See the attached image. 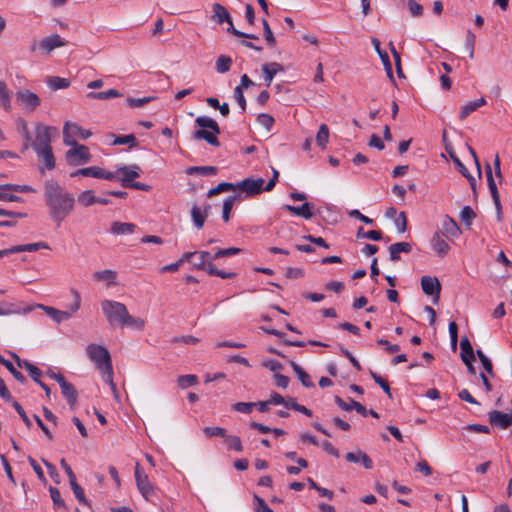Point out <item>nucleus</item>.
<instances>
[{"mask_svg": "<svg viewBox=\"0 0 512 512\" xmlns=\"http://www.w3.org/2000/svg\"><path fill=\"white\" fill-rule=\"evenodd\" d=\"M87 356L95 363L97 369L103 374V380L116 392V385L113 382V367L109 351L102 345L89 344L86 348Z\"/></svg>", "mask_w": 512, "mask_h": 512, "instance_id": "7ed1b4c3", "label": "nucleus"}, {"mask_svg": "<svg viewBox=\"0 0 512 512\" xmlns=\"http://www.w3.org/2000/svg\"><path fill=\"white\" fill-rule=\"evenodd\" d=\"M476 218V213L470 206H465L462 208L460 212V219L466 225L470 226L472 224L473 219Z\"/></svg>", "mask_w": 512, "mask_h": 512, "instance_id": "a19ab883", "label": "nucleus"}, {"mask_svg": "<svg viewBox=\"0 0 512 512\" xmlns=\"http://www.w3.org/2000/svg\"><path fill=\"white\" fill-rule=\"evenodd\" d=\"M71 293L74 297L73 303L69 306V309L66 311L58 310L51 306H46L43 304H26L25 306H35L36 308L42 309L51 319H53L57 324H60L64 321L69 320L74 313H76L81 306V296L79 292L75 289L71 290Z\"/></svg>", "mask_w": 512, "mask_h": 512, "instance_id": "423d86ee", "label": "nucleus"}, {"mask_svg": "<svg viewBox=\"0 0 512 512\" xmlns=\"http://www.w3.org/2000/svg\"><path fill=\"white\" fill-rule=\"evenodd\" d=\"M195 257L200 258V262H193L195 268L205 270L211 276H218L222 279H231L236 276L234 272H226L217 269V267L210 262L211 254L206 251L186 252L177 262L181 265L185 261H192Z\"/></svg>", "mask_w": 512, "mask_h": 512, "instance_id": "20e7f679", "label": "nucleus"}, {"mask_svg": "<svg viewBox=\"0 0 512 512\" xmlns=\"http://www.w3.org/2000/svg\"><path fill=\"white\" fill-rule=\"evenodd\" d=\"M101 309L111 327L128 326L138 331H142L145 327L144 319L131 316L126 305L121 302L103 300Z\"/></svg>", "mask_w": 512, "mask_h": 512, "instance_id": "f03ea898", "label": "nucleus"}, {"mask_svg": "<svg viewBox=\"0 0 512 512\" xmlns=\"http://www.w3.org/2000/svg\"><path fill=\"white\" fill-rule=\"evenodd\" d=\"M47 84L52 90H59L68 88L70 86V81L67 78L50 76L47 78Z\"/></svg>", "mask_w": 512, "mask_h": 512, "instance_id": "f704fd0d", "label": "nucleus"}, {"mask_svg": "<svg viewBox=\"0 0 512 512\" xmlns=\"http://www.w3.org/2000/svg\"><path fill=\"white\" fill-rule=\"evenodd\" d=\"M117 277V273L113 270H101L94 273V278L97 281L113 282Z\"/></svg>", "mask_w": 512, "mask_h": 512, "instance_id": "49530a36", "label": "nucleus"}, {"mask_svg": "<svg viewBox=\"0 0 512 512\" xmlns=\"http://www.w3.org/2000/svg\"><path fill=\"white\" fill-rule=\"evenodd\" d=\"M255 405L256 404L253 402H237L233 405V409L237 412L248 414L252 411Z\"/></svg>", "mask_w": 512, "mask_h": 512, "instance_id": "680f3d73", "label": "nucleus"}, {"mask_svg": "<svg viewBox=\"0 0 512 512\" xmlns=\"http://www.w3.org/2000/svg\"><path fill=\"white\" fill-rule=\"evenodd\" d=\"M39 249H49V246L46 242H37V243H29L23 245H16L10 248V251L13 253L20 252H35Z\"/></svg>", "mask_w": 512, "mask_h": 512, "instance_id": "bb28decb", "label": "nucleus"}, {"mask_svg": "<svg viewBox=\"0 0 512 512\" xmlns=\"http://www.w3.org/2000/svg\"><path fill=\"white\" fill-rule=\"evenodd\" d=\"M51 499L57 508H66L65 502L61 497L60 491L55 487L49 488Z\"/></svg>", "mask_w": 512, "mask_h": 512, "instance_id": "5fc2aeb1", "label": "nucleus"}, {"mask_svg": "<svg viewBox=\"0 0 512 512\" xmlns=\"http://www.w3.org/2000/svg\"><path fill=\"white\" fill-rule=\"evenodd\" d=\"M395 225L400 233H404L407 229V218L404 212H400L399 216L395 219Z\"/></svg>", "mask_w": 512, "mask_h": 512, "instance_id": "338daca9", "label": "nucleus"}, {"mask_svg": "<svg viewBox=\"0 0 512 512\" xmlns=\"http://www.w3.org/2000/svg\"><path fill=\"white\" fill-rule=\"evenodd\" d=\"M357 237L367 238L374 241H380L382 239V232L378 230H370L368 232H365L363 227H359L357 230Z\"/></svg>", "mask_w": 512, "mask_h": 512, "instance_id": "c03bdc74", "label": "nucleus"}, {"mask_svg": "<svg viewBox=\"0 0 512 512\" xmlns=\"http://www.w3.org/2000/svg\"><path fill=\"white\" fill-rule=\"evenodd\" d=\"M290 365L294 372L297 374L302 385L310 388L314 386V383L310 380V376L294 361H290Z\"/></svg>", "mask_w": 512, "mask_h": 512, "instance_id": "72a5a7b5", "label": "nucleus"}, {"mask_svg": "<svg viewBox=\"0 0 512 512\" xmlns=\"http://www.w3.org/2000/svg\"><path fill=\"white\" fill-rule=\"evenodd\" d=\"M195 121L199 128H219L218 123L208 116H199Z\"/></svg>", "mask_w": 512, "mask_h": 512, "instance_id": "8fccbe9b", "label": "nucleus"}, {"mask_svg": "<svg viewBox=\"0 0 512 512\" xmlns=\"http://www.w3.org/2000/svg\"><path fill=\"white\" fill-rule=\"evenodd\" d=\"M6 190H12L21 193L35 192V189L29 185L5 184L2 185Z\"/></svg>", "mask_w": 512, "mask_h": 512, "instance_id": "bf43d9fd", "label": "nucleus"}, {"mask_svg": "<svg viewBox=\"0 0 512 512\" xmlns=\"http://www.w3.org/2000/svg\"><path fill=\"white\" fill-rule=\"evenodd\" d=\"M114 145H126L128 144L130 147H134L136 145V138L133 134L117 136L113 140Z\"/></svg>", "mask_w": 512, "mask_h": 512, "instance_id": "864d4df0", "label": "nucleus"}, {"mask_svg": "<svg viewBox=\"0 0 512 512\" xmlns=\"http://www.w3.org/2000/svg\"><path fill=\"white\" fill-rule=\"evenodd\" d=\"M191 216L194 223V226L197 229H201L204 226L206 215H203L202 210L197 206L194 205L191 209Z\"/></svg>", "mask_w": 512, "mask_h": 512, "instance_id": "ea45409f", "label": "nucleus"}, {"mask_svg": "<svg viewBox=\"0 0 512 512\" xmlns=\"http://www.w3.org/2000/svg\"><path fill=\"white\" fill-rule=\"evenodd\" d=\"M371 42L373 44V47H374L375 51L379 55L383 65H384V67H385V69L387 71V74L389 76H392V67H391V62H390L389 56H388V54L385 51H383L381 49L379 39L373 37L371 39Z\"/></svg>", "mask_w": 512, "mask_h": 512, "instance_id": "cd10ccee", "label": "nucleus"}, {"mask_svg": "<svg viewBox=\"0 0 512 512\" xmlns=\"http://www.w3.org/2000/svg\"><path fill=\"white\" fill-rule=\"evenodd\" d=\"M412 251V246L408 242H398L390 245L389 247V253H390V260L393 262H397L400 260L399 254L401 252L403 253H410Z\"/></svg>", "mask_w": 512, "mask_h": 512, "instance_id": "5701e85b", "label": "nucleus"}, {"mask_svg": "<svg viewBox=\"0 0 512 512\" xmlns=\"http://www.w3.org/2000/svg\"><path fill=\"white\" fill-rule=\"evenodd\" d=\"M314 205L309 202H305L301 206L283 205L282 209L287 210L297 216H301L305 219H310L313 216L312 209Z\"/></svg>", "mask_w": 512, "mask_h": 512, "instance_id": "6ab92c4d", "label": "nucleus"}, {"mask_svg": "<svg viewBox=\"0 0 512 512\" xmlns=\"http://www.w3.org/2000/svg\"><path fill=\"white\" fill-rule=\"evenodd\" d=\"M370 375H371L372 379L375 381V383H377L383 389V391L388 395V397L391 398L392 393H391L389 383L384 378H382L380 375H378L377 373H375L373 371H370Z\"/></svg>", "mask_w": 512, "mask_h": 512, "instance_id": "09e8293b", "label": "nucleus"}, {"mask_svg": "<svg viewBox=\"0 0 512 512\" xmlns=\"http://www.w3.org/2000/svg\"><path fill=\"white\" fill-rule=\"evenodd\" d=\"M328 139H329V130H318V133L316 136V142H317L318 146H320L322 149H325Z\"/></svg>", "mask_w": 512, "mask_h": 512, "instance_id": "69168bd1", "label": "nucleus"}, {"mask_svg": "<svg viewBox=\"0 0 512 512\" xmlns=\"http://www.w3.org/2000/svg\"><path fill=\"white\" fill-rule=\"evenodd\" d=\"M120 95V92L116 89H109L107 91L98 92V93H90L89 97L96 98V99H110L114 97H118Z\"/></svg>", "mask_w": 512, "mask_h": 512, "instance_id": "6e6d98bb", "label": "nucleus"}, {"mask_svg": "<svg viewBox=\"0 0 512 512\" xmlns=\"http://www.w3.org/2000/svg\"><path fill=\"white\" fill-rule=\"evenodd\" d=\"M421 288L426 295L433 296V303H438L441 292V284L438 278L423 276L421 278Z\"/></svg>", "mask_w": 512, "mask_h": 512, "instance_id": "f8f14e48", "label": "nucleus"}, {"mask_svg": "<svg viewBox=\"0 0 512 512\" xmlns=\"http://www.w3.org/2000/svg\"><path fill=\"white\" fill-rule=\"evenodd\" d=\"M486 103L483 97L475 99L473 101H469L464 104L460 110V118L464 119L468 117L472 112L476 111L478 108L482 107Z\"/></svg>", "mask_w": 512, "mask_h": 512, "instance_id": "a878e982", "label": "nucleus"}, {"mask_svg": "<svg viewBox=\"0 0 512 512\" xmlns=\"http://www.w3.org/2000/svg\"><path fill=\"white\" fill-rule=\"evenodd\" d=\"M135 227L133 223L115 221L111 224L110 231L115 235L131 234Z\"/></svg>", "mask_w": 512, "mask_h": 512, "instance_id": "c756f323", "label": "nucleus"}, {"mask_svg": "<svg viewBox=\"0 0 512 512\" xmlns=\"http://www.w3.org/2000/svg\"><path fill=\"white\" fill-rule=\"evenodd\" d=\"M512 413L507 414L498 410L489 412V421L491 425L501 429H507L511 425Z\"/></svg>", "mask_w": 512, "mask_h": 512, "instance_id": "4468645a", "label": "nucleus"}, {"mask_svg": "<svg viewBox=\"0 0 512 512\" xmlns=\"http://www.w3.org/2000/svg\"><path fill=\"white\" fill-rule=\"evenodd\" d=\"M135 480L141 495L148 500L154 494V487L138 462L135 465Z\"/></svg>", "mask_w": 512, "mask_h": 512, "instance_id": "9b49d317", "label": "nucleus"}, {"mask_svg": "<svg viewBox=\"0 0 512 512\" xmlns=\"http://www.w3.org/2000/svg\"><path fill=\"white\" fill-rule=\"evenodd\" d=\"M442 233L447 237H458L461 230L454 219L446 216L442 223Z\"/></svg>", "mask_w": 512, "mask_h": 512, "instance_id": "b1692460", "label": "nucleus"}, {"mask_svg": "<svg viewBox=\"0 0 512 512\" xmlns=\"http://www.w3.org/2000/svg\"><path fill=\"white\" fill-rule=\"evenodd\" d=\"M408 8L413 17H419L423 14V7L415 0H408Z\"/></svg>", "mask_w": 512, "mask_h": 512, "instance_id": "0e129e2a", "label": "nucleus"}, {"mask_svg": "<svg viewBox=\"0 0 512 512\" xmlns=\"http://www.w3.org/2000/svg\"><path fill=\"white\" fill-rule=\"evenodd\" d=\"M203 432L207 437L217 436V437H222L225 439V437L227 435L226 429L222 428V427H218V426L205 427V428H203Z\"/></svg>", "mask_w": 512, "mask_h": 512, "instance_id": "3c124183", "label": "nucleus"}, {"mask_svg": "<svg viewBox=\"0 0 512 512\" xmlns=\"http://www.w3.org/2000/svg\"><path fill=\"white\" fill-rule=\"evenodd\" d=\"M232 65L231 57L227 55H220L215 62V69L218 73H226L230 70Z\"/></svg>", "mask_w": 512, "mask_h": 512, "instance_id": "e433bc0d", "label": "nucleus"}, {"mask_svg": "<svg viewBox=\"0 0 512 512\" xmlns=\"http://www.w3.org/2000/svg\"><path fill=\"white\" fill-rule=\"evenodd\" d=\"M0 107L7 112L11 110L10 92L4 81H0Z\"/></svg>", "mask_w": 512, "mask_h": 512, "instance_id": "2f4dec72", "label": "nucleus"}, {"mask_svg": "<svg viewBox=\"0 0 512 512\" xmlns=\"http://www.w3.org/2000/svg\"><path fill=\"white\" fill-rule=\"evenodd\" d=\"M154 98L153 97H140V98H128L127 99V103H128V106L131 107V108H140L142 106H144L145 104L149 103L150 101H152Z\"/></svg>", "mask_w": 512, "mask_h": 512, "instance_id": "4d7b16f0", "label": "nucleus"}, {"mask_svg": "<svg viewBox=\"0 0 512 512\" xmlns=\"http://www.w3.org/2000/svg\"><path fill=\"white\" fill-rule=\"evenodd\" d=\"M262 24H263V30H264V36H265V39L267 41V43L270 45V46H274L276 41H275V37L272 33V30L267 22L266 19H263L262 20Z\"/></svg>", "mask_w": 512, "mask_h": 512, "instance_id": "e2e57ef3", "label": "nucleus"}, {"mask_svg": "<svg viewBox=\"0 0 512 512\" xmlns=\"http://www.w3.org/2000/svg\"><path fill=\"white\" fill-rule=\"evenodd\" d=\"M24 137L35 152L51 148L49 130H24Z\"/></svg>", "mask_w": 512, "mask_h": 512, "instance_id": "0eeeda50", "label": "nucleus"}, {"mask_svg": "<svg viewBox=\"0 0 512 512\" xmlns=\"http://www.w3.org/2000/svg\"><path fill=\"white\" fill-rule=\"evenodd\" d=\"M225 442L227 443L229 449H233L236 452L243 451V446L240 437L235 435H226Z\"/></svg>", "mask_w": 512, "mask_h": 512, "instance_id": "de8ad7c7", "label": "nucleus"}, {"mask_svg": "<svg viewBox=\"0 0 512 512\" xmlns=\"http://www.w3.org/2000/svg\"><path fill=\"white\" fill-rule=\"evenodd\" d=\"M431 246L432 249L440 256L444 257L449 249L450 246L448 243L442 238L439 232H435L434 235L431 238Z\"/></svg>", "mask_w": 512, "mask_h": 512, "instance_id": "4be33fe9", "label": "nucleus"}, {"mask_svg": "<svg viewBox=\"0 0 512 512\" xmlns=\"http://www.w3.org/2000/svg\"><path fill=\"white\" fill-rule=\"evenodd\" d=\"M187 174H200L203 176L215 175L218 172V168L215 166H191L187 169Z\"/></svg>", "mask_w": 512, "mask_h": 512, "instance_id": "c9c22d12", "label": "nucleus"}, {"mask_svg": "<svg viewBox=\"0 0 512 512\" xmlns=\"http://www.w3.org/2000/svg\"><path fill=\"white\" fill-rule=\"evenodd\" d=\"M96 201L97 197L94 195L93 190H86L78 195V202L84 207H89L95 204Z\"/></svg>", "mask_w": 512, "mask_h": 512, "instance_id": "58836bf2", "label": "nucleus"}, {"mask_svg": "<svg viewBox=\"0 0 512 512\" xmlns=\"http://www.w3.org/2000/svg\"><path fill=\"white\" fill-rule=\"evenodd\" d=\"M44 197L49 209V216L60 226L72 213L75 206V198L55 180H47L44 183Z\"/></svg>", "mask_w": 512, "mask_h": 512, "instance_id": "f257e3e1", "label": "nucleus"}, {"mask_svg": "<svg viewBox=\"0 0 512 512\" xmlns=\"http://www.w3.org/2000/svg\"><path fill=\"white\" fill-rule=\"evenodd\" d=\"M255 500L257 501V508L255 512H274L266 502L260 498L258 495H254Z\"/></svg>", "mask_w": 512, "mask_h": 512, "instance_id": "774afa93", "label": "nucleus"}, {"mask_svg": "<svg viewBox=\"0 0 512 512\" xmlns=\"http://www.w3.org/2000/svg\"><path fill=\"white\" fill-rule=\"evenodd\" d=\"M460 348V357L463 362H467L468 359H475V354L472 345L467 337L462 338L460 342Z\"/></svg>", "mask_w": 512, "mask_h": 512, "instance_id": "473e14b6", "label": "nucleus"}, {"mask_svg": "<svg viewBox=\"0 0 512 512\" xmlns=\"http://www.w3.org/2000/svg\"><path fill=\"white\" fill-rule=\"evenodd\" d=\"M213 13V19L217 23L222 24L223 22H230L231 16L223 5L215 3L213 5Z\"/></svg>", "mask_w": 512, "mask_h": 512, "instance_id": "7c9ffc66", "label": "nucleus"}, {"mask_svg": "<svg viewBox=\"0 0 512 512\" xmlns=\"http://www.w3.org/2000/svg\"><path fill=\"white\" fill-rule=\"evenodd\" d=\"M71 489L77 500L84 505H88V500L85 497L83 488L77 483L76 479L69 482Z\"/></svg>", "mask_w": 512, "mask_h": 512, "instance_id": "79ce46f5", "label": "nucleus"}, {"mask_svg": "<svg viewBox=\"0 0 512 512\" xmlns=\"http://www.w3.org/2000/svg\"><path fill=\"white\" fill-rule=\"evenodd\" d=\"M239 199V196L238 195H230L228 196L224 202H223V211H222V219L225 221V222H228L229 221V218H230V212L233 208V205L235 204V202Z\"/></svg>", "mask_w": 512, "mask_h": 512, "instance_id": "4c0bfd02", "label": "nucleus"}, {"mask_svg": "<svg viewBox=\"0 0 512 512\" xmlns=\"http://www.w3.org/2000/svg\"><path fill=\"white\" fill-rule=\"evenodd\" d=\"M475 43H476V35L474 33H472L470 30H468V32L466 34L465 47L468 51V56L470 59H473V57H474Z\"/></svg>", "mask_w": 512, "mask_h": 512, "instance_id": "603ef678", "label": "nucleus"}, {"mask_svg": "<svg viewBox=\"0 0 512 512\" xmlns=\"http://www.w3.org/2000/svg\"><path fill=\"white\" fill-rule=\"evenodd\" d=\"M274 118L270 114H259L257 117V123L265 128H271L274 125Z\"/></svg>", "mask_w": 512, "mask_h": 512, "instance_id": "052dcab7", "label": "nucleus"}, {"mask_svg": "<svg viewBox=\"0 0 512 512\" xmlns=\"http://www.w3.org/2000/svg\"><path fill=\"white\" fill-rule=\"evenodd\" d=\"M264 179L257 178L254 179L252 177L245 178L241 182L236 184V189H239L243 192H246L247 195H257L263 191Z\"/></svg>", "mask_w": 512, "mask_h": 512, "instance_id": "ddd939ff", "label": "nucleus"}, {"mask_svg": "<svg viewBox=\"0 0 512 512\" xmlns=\"http://www.w3.org/2000/svg\"><path fill=\"white\" fill-rule=\"evenodd\" d=\"M39 159L44 162V166L39 167V171L41 174H44L45 169L53 170L55 168V157L52 151V147L36 152Z\"/></svg>", "mask_w": 512, "mask_h": 512, "instance_id": "412c9836", "label": "nucleus"}, {"mask_svg": "<svg viewBox=\"0 0 512 512\" xmlns=\"http://www.w3.org/2000/svg\"><path fill=\"white\" fill-rule=\"evenodd\" d=\"M65 45V41L58 34L45 37L40 42V47L44 49L47 53H50L52 50L59 47H63Z\"/></svg>", "mask_w": 512, "mask_h": 512, "instance_id": "aec40b11", "label": "nucleus"}, {"mask_svg": "<svg viewBox=\"0 0 512 512\" xmlns=\"http://www.w3.org/2000/svg\"><path fill=\"white\" fill-rule=\"evenodd\" d=\"M35 309V306H24V305H16L13 303H3L0 304V316L10 315V314H19L25 315L32 312Z\"/></svg>", "mask_w": 512, "mask_h": 512, "instance_id": "2eb2a0df", "label": "nucleus"}, {"mask_svg": "<svg viewBox=\"0 0 512 512\" xmlns=\"http://www.w3.org/2000/svg\"><path fill=\"white\" fill-rule=\"evenodd\" d=\"M61 392L63 396L66 398L68 405L71 409H75L78 399V392L73 386V384L66 381H62L60 384Z\"/></svg>", "mask_w": 512, "mask_h": 512, "instance_id": "f3484780", "label": "nucleus"}, {"mask_svg": "<svg viewBox=\"0 0 512 512\" xmlns=\"http://www.w3.org/2000/svg\"><path fill=\"white\" fill-rule=\"evenodd\" d=\"M116 179L121 182V185L128 188L129 185L140 177L141 168L137 164L118 166L116 169Z\"/></svg>", "mask_w": 512, "mask_h": 512, "instance_id": "6e6552de", "label": "nucleus"}, {"mask_svg": "<svg viewBox=\"0 0 512 512\" xmlns=\"http://www.w3.org/2000/svg\"><path fill=\"white\" fill-rule=\"evenodd\" d=\"M231 190H236V184L229 183V182H222V183H219L216 187H214L208 191V197H212L221 192L231 191Z\"/></svg>", "mask_w": 512, "mask_h": 512, "instance_id": "37998d69", "label": "nucleus"}, {"mask_svg": "<svg viewBox=\"0 0 512 512\" xmlns=\"http://www.w3.org/2000/svg\"><path fill=\"white\" fill-rule=\"evenodd\" d=\"M16 102L22 109L32 112L41 101L37 94L28 89H20L16 92Z\"/></svg>", "mask_w": 512, "mask_h": 512, "instance_id": "1a4fd4ad", "label": "nucleus"}, {"mask_svg": "<svg viewBox=\"0 0 512 512\" xmlns=\"http://www.w3.org/2000/svg\"><path fill=\"white\" fill-rule=\"evenodd\" d=\"M345 459L348 462H351V463H359L365 469H368V470L373 468V461H372V459L369 457L368 454H366L362 450H357L356 452H348V453H346Z\"/></svg>", "mask_w": 512, "mask_h": 512, "instance_id": "dca6fc26", "label": "nucleus"}, {"mask_svg": "<svg viewBox=\"0 0 512 512\" xmlns=\"http://www.w3.org/2000/svg\"><path fill=\"white\" fill-rule=\"evenodd\" d=\"M487 183H488V187H489L493 202H494L495 207L498 212V220H499L500 215H501V213H500V209H501L500 197H499L498 189H497V186H496V183H495L492 173H487Z\"/></svg>", "mask_w": 512, "mask_h": 512, "instance_id": "c85d7f7f", "label": "nucleus"}, {"mask_svg": "<svg viewBox=\"0 0 512 512\" xmlns=\"http://www.w3.org/2000/svg\"><path fill=\"white\" fill-rule=\"evenodd\" d=\"M5 368L13 375V377L20 382L21 384H25L27 382L26 377L18 371L14 365L9 361L5 363Z\"/></svg>", "mask_w": 512, "mask_h": 512, "instance_id": "13d9d810", "label": "nucleus"}, {"mask_svg": "<svg viewBox=\"0 0 512 512\" xmlns=\"http://www.w3.org/2000/svg\"><path fill=\"white\" fill-rule=\"evenodd\" d=\"M63 141L70 149L65 153V160L69 166H81L91 160L89 148L78 144L70 135L69 130H63Z\"/></svg>", "mask_w": 512, "mask_h": 512, "instance_id": "39448f33", "label": "nucleus"}, {"mask_svg": "<svg viewBox=\"0 0 512 512\" xmlns=\"http://www.w3.org/2000/svg\"><path fill=\"white\" fill-rule=\"evenodd\" d=\"M221 130H196L192 134L193 140H205L212 146H219L220 143L217 138V134L220 133Z\"/></svg>", "mask_w": 512, "mask_h": 512, "instance_id": "a211bd4d", "label": "nucleus"}, {"mask_svg": "<svg viewBox=\"0 0 512 512\" xmlns=\"http://www.w3.org/2000/svg\"><path fill=\"white\" fill-rule=\"evenodd\" d=\"M198 378L196 375H181L177 379V383L181 389H186L190 386H193L197 383Z\"/></svg>", "mask_w": 512, "mask_h": 512, "instance_id": "a18cd8bd", "label": "nucleus"}, {"mask_svg": "<svg viewBox=\"0 0 512 512\" xmlns=\"http://www.w3.org/2000/svg\"><path fill=\"white\" fill-rule=\"evenodd\" d=\"M282 70V66L278 63L264 64L262 66L263 78L266 86L269 87L273 81L274 76L278 71Z\"/></svg>", "mask_w": 512, "mask_h": 512, "instance_id": "393cba45", "label": "nucleus"}, {"mask_svg": "<svg viewBox=\"0 0 512 512\" xmlns=\"http://www.w3.org/2000/svg\"><path fill=\"white\" fill-rule=\"evenodd\" d=\"M85 176V177H94L98 179H105L109 181H113L116 179V174L114 172L106 171L105 169L98 166H91L86 168H81L71 173V177L75 176Z\"/></svg>", "mask_w": 512, "mask_h": 512, "instance_id": "9d476101", "label": "nucleus"}]
</instances>
